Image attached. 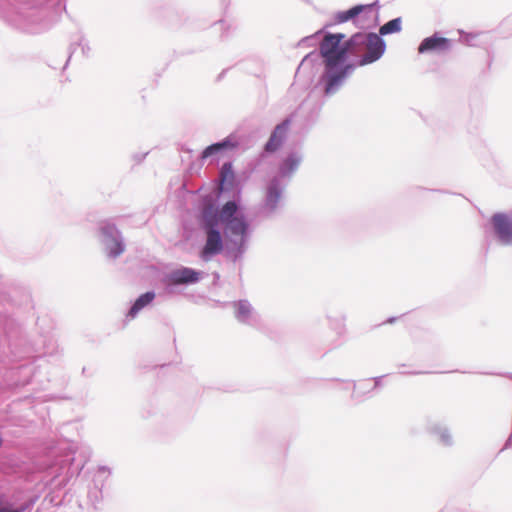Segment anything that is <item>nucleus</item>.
<instances>
[{
	"instance_id": "f257e3e1",
	"label": "nucleus",
	"mask_w": 512,
	"mask_h": 512,
	"mask_svg": "<svg viewBox=\"0 0 512 512\" xmlns=\"http://www.w3.org/2000/svg\"><path fill=\"white\" fill-rule=\"evenodd\" d=\"M345 34L326 32L322 39L324 70L315 89L323 97L335 95L357 66L378 61L385 53L386 43L377 33L356 32L344 41Z\"/></svg>"
},
{
	"instance_id": "f03ea898",
	"label": "nucleus",
	"mask_w": 512,
	"mask_h": 512,
	"mask_svg": "<svg viewBox=\"0 0 512 512\" xmlns=\"http://www.w3.org/2000/svg\"><path fill=\"white\" fill-rule=\"evenodd\" d=\"M4 17L13 26L36 34L49 29L65 9L63 0H6Z\"/></svg>"
},
{
	"instance_id": "7ed1b4c3",
	"label": "nucleus",
	"mask_w": 512,
	"mask_h": 512,
	"mask_svg": "<svg viewBox=\"0 0 512 512\" xmlns=\"http://www.w3.org/2000/svg\"><path fill=\"white\" fill-rule=\"evenodd\" d=\"M224 233V256L233 263L241 261L248 250L252 234V229L246 216H240L235 223H232V225L225 229Z\"/></svg>"
},
{
	"instance_id": "20e7f679",
	"label": "nucleus",
	"mask_w": 512,
	"mask_h": 512,
	"mask_svg": "<svg viewBox=\"0 0 512 512\" xmlns=\"http://www.w3.org/2000/svg\"><path fill=\"white\" fill-rule=\"evenodd\" d=\"M244 213L235 200H229L219 210L213 203L206 204L201 211L203 230H219V223L224 225V230L231 223H235Z\"/></svg>"
},
{
	"instance_id": "39448f33",
	"label": "nucleus",
	"mask_w": 512,
	"mask_h": 512,
	"mask_svg": "<svg viewBox=\"0 0 512 512\" xmlns=\"http://www.w3.org/2000/svg\"><path fill=\"white\" fill-rule=\"evenodd\" d=\"M100 241L108 258L117 259L126 249L122 232L112 220H103L99 223Z\"/></svg>"
},
{
	"instance_id": "423d86ee",
	"label": "nucleus",
	"mask_w": 512,
	"mask_h": 512,
	"mask_svg": "<svg viewBox=\"0 0 512 512\" xmlns=\"http://www.w3.org/2000/svg\"><path fill=\"white\" fill-rule=\"evenodd\" d=\"M201 272L190 267L180 268L165 273L161 278L165 293L172 295L177 292L180 285H191L200 281Z\"/></svg>"
},
{
	"instance_id": "0eeeda50",
	"label": "nucleus",
	"mask_w": 512,
	"mask_h": 512,
	"mask_svg": "<svg viewBox=\"0 0 512 512\" xmlns=\"http://www.w3.org/2000/svg\"><path fill=\"white\" fill-rule=\"evenodd\" d=\"M287 183L272 177L266 186L265 197L260 205V214L265 218H270L276 214L281 206L282 197Z\"/></svg>"
},
{
	"instance_id": "6e6552de",
	"label": "nucleus",
	"mask_w": 512,
	"mask_h": 512,
	"mask_svg": "<svg viewBox=\"0 0 512 512\" xmlns=\"http://www.w3.org/2000/svg\"><path fill=\"white\" fill-rule=\"evenodd\" d=\"M0 328L3 333L0 337V345H7L11 353L18 356V347L25 338L21 326L10 316L0 313Z\"/></svg>"
},
{
	"instance_id": "1a4fd4ad",
	"label": "nucleus",
	"mask_w": 512,
	"mask_h": 512,
	"mask_svg": "<svg viewBox=\"0 0 512 512\" xmlns=\"http://www.w3.org/2000/svg\"><path fill=\"white\" fill-rule=\"evenodd\" d=\"M490 221L497 242L502 246H512V215L495 213Z\"/></svg>"
},
{
	"instance_id": "9d476101",
	"label": "nucleus",
	"mask_w": 512,
	"mask_h": 512,
	"mask_svg": "<svg viewBox=\"0 0 512 512\" xmlns=\"http://www.w3.org/2000/svg\"><path fill=\"white\" fill-rule=\"evenodd\" d=\"M206 239L199 256L204 262L211 261L216 255L223 252L224 240L219 230H204Z\"/></svg>"
},
{
	"instance_id": "9b49d317",
	"label": "nucleus",
	"mask_w": 512,
	"mask_h": 512,
	"mask_svg": "<svg viewBox=\"0 0 512 512\" xmlns=\"http://www.w3.org/2000/svg\"><path fill=\"white\" fill-rule=\"evenodd\" d=\"M426 432L435 437L437 442L444 447H452L455 444L451 429L443 421L428 417L425 423Z\"/></svg>"
},
{
	"instance_id": "f8f14e48",
	"label": "nucleus",
	"mask_w": 512,
	"mask_h": 512,
	"mask_svg": "<svg viewBox=\"0 0 512 512\" xmlns=\"http://www.w3.org/2000/svg\"><path fill=\"white\" fill-rule=\"evenodd\" d=\"M231 306L234 310V317L239 323L251 327H257L260 324V316L248 300L234 301Z\"/></svg>"
},
{
	"instance_id": "ddd939ff",
	"label": "nucleus",
	"mask_w": 512,
	"mask_h": 512,
	"mask_svg": "<svg viewBox=\"0 0 512 512\" xmlns=\"http://www.w3.org/2000/svg\"><path fill=\"white\" fill-rule=\"evenodd\" d=\"M374 8H379L378 1H375L370 4H358V5H355L351 8H349L348 10L338 11L334 15L333 22L326 24L324 26V28L331 27L335 24L345 23L350 20H352L354 23H356L358 21L357 20L358 16H360L361 14H364V17H366L367 13L372 12V10Z\"/></svg>"
},
{
	"instance_id": "4468645a",
	"label": "nucleus",
	"mask_w": 512,
	"mask_h": 512,
	"mask_svg": "<svg viewBox=\"0 0 512 512\" xmlns=\"http://www.w3.org/2000/svg\"><path fill=\"white\" fill-rule=\"evenodd\" d=\"M304 155L300 150H292L280 161L278 173L274 177H279L281 181H289L303 161Z\"/></svg>"
},
{
	"instance_id": "2eb2a0df",
	"label": "nucleus",
	"mask_w": 512,
	"mask_h": 512,
	"mask_svg": "<svg viewBox=\"0 0 512 512\" xmlns=\"http://www.w3.org/2000/svg\"><path fill=\"white\" fill-rule=\"evenodd\" d=\"M452 48V40L443 36H440L437 32L433 35L424 38L418 46L419 54L426 53H445Z\"/></svg>"
},
{
	"instance_id": "dca6fc26",
	"label": "nucleus",
	"mask_w": 512,
	"mask_h": 512,
	"mask_svg": "<svg viewBox=\"0 0 512 512\" xmlns=\"http://www.w3.org/2000/svg\"><path fill=\"white\" fill-rule=\"evenodd\" d=\"M109 475L110 470L105 466L99 467L94 475L93 484L89 486L87 493V498L94 507H96L103 498L102 489Z\"/></svg>"
},
{
	"instance_id": "f3484780",
	"label": "nucleus",
	"mask_w": 512,
	"mask_h": 512,
	"mask_svg": "<svg viewBox=\"0 0 512 512\" xmlns=\"http://www.w3.org/2000/svg\"><path fill=\"white\" fill-rule=\"evenodd\" d=\"M290 120L285 119L273 129L268 141L264 145L265 153H274L281 148L287 138Z\"/></svg>"
},
{
	"instance_id": "a211bd4d",
	"label": "nucleus",
	"mask_w": 512,
	"mask_h": 512,
	"mask_svg": "<svg viewBox=\"0 0 512 512\" xmlns=\"http://www.w3.org/2000/svg\"><path fill=\"white\" fill-rule=\"evenodd\" d=\"M236 147H238V142L232 135H230L221 141L212 143L211 145L207 146L201 153V159L205 160L213 155L222 153L227 150H232Z\"/></svg>"
},
{
	"instance_id": "6ab92c4d",
	"label": "nucleus",
	"mask_w": 512,
	"mask_h": 512,
	"mask_svg": "<svg viewBox=\"0 0 512 512\" xmlns=\"http://www.w3.org/2000/svg\"><path fill=\"white\" fill-rule=\"evenodd\" d=\"M78 48L80 49V54L83 58L89 57L91 48L88 40L81 31L76 32L72 37V41L69 46V56L65 62L64 68L67 66L71 57L77 53Z\"/></svg>"
},
{
	"instance_id": "aec40b11",
	"label": "nucleus",
	"mask_w": 512,
	"mask_h": 512,
	"mask_svg": "<svg viewBox=\"0 0 512 512\" xmlns=\"http://www.w3.org/2000/svg\"><path fill=\"white\" fill-rule=\"evenodd\" d=\"M323 60L322 54V41L320 42L319 51H311L308 53L298 65L296 76L300 75L305 71H310L311 74L314 73V68L320 66V60Z\"/></svg>"
},
{
	"instance_id": "412c9836",
	"label": "nucleus",
	"mask_w": 512,
	"mask_h": 512,
	"mask_svg": "<svg viewBox=\"0 0 512 512\" xmlns=\"http://www.w3.org/2000/svg\"><path fill=\"white\" fill-rule=\"evenodd\" d=\"M236 188V178L231 162L223 163L220 169V190L221 192H231Z\"/></svg>"
},
{
	"instance_id": "4be33fe9",
	"label": "nucleus",
	"mask_w": 512,
	"mask_h": 512,
	"mask_svg": "<svg viewBox=\"0 0 512 512\" xmlns=\"http://www.w3.org/2000/svg\"><path fill=\"white\" fill-rule=\"evenodd\" d=\"M155 296L156 294L154 291H147L141 294L132 303L130 309L127 312V318L134 319L142 309L152 303V301L155 299Z\"/></svg>"
},
{
	"instance_id": "5701e85b",
	"label": "nucleus",
	"mask_w": 512,
	"mask_h": 512,
	"mask_svg": "<svg viewBox=\"0 0 512 512\" xmlns=\"http://www.w3.org/2000/svg\"><path fill=\"white\" fill-rule=\"evenodd\" d=\"M34 503V500H28L15 506L6 494L0 493V512H26L32 508Z\"/></svg>"
},
{
	"instance_id": "b1692460",
	"label": "nucleus",
	"mask_w": 512,
	"mask_h": 512,
	"mask_svg": "<svg viewBox=\"0 0 512 512\" xmlns=\"http://www.w3.org/2000/svg\"><path fill=\"white\" fill-rule=\"evenodd\" d=\"M351 385L353 388L351 398L356 401H362L367 394L373 391L370 386V379L365 380L359 385H357L354 381H351Z\"/></svg>"
},
{
	"instance_id": "393cba45",
	"label": "nucleus",
	"mask_w": 512,
	"mask_h": 512,
	"mask_svg": "<svg viewBox=\"0 0 512 512\" xmlns=\"http://www.w3.org/2000/svg\"><path fill=\"white\" fill-rule=\"evenodd\" d=\"M402 30V19L401 17L394 18L384 25H382L379 29V36H382L398 33Z\"/></svg>"
},
{
	"instance_id": "a878e982",
	"label": "nucleus",
	"mask_w": 512,
	"mask_h": 512,
	"mask_svg": "<svg viewBox=\"0 0 512 512\" xmlns=\"http://www.w3.org/2000/svg\"><path fill=\"white\" fill-rule=\"evenodd\" d=\"M329 326L336 331L337 335L341 336L345 333V317L332 318L327 316Z\"/></svg>"
},
{
	"instance_id": "bb28decb",
	"label": "nucleus",
	"mask_w": 512,
	"mask_h": 512,
	"mask_svg": "<svg viewBox=\"0 0 512 512\" xmlns=\"http://www.w3.org/2000/svg\"><path fill=\"white\" fill-rule=\"evenodd\" d=\"M479 36L477 33L460 32V41L468 46H476L475 39Z\"/></svg>"
},
{
	"instance_id": "cd10ccee",
	"label": "nucleus",
	"mask_w": 512,
	"mask_h": 512,
	"mask_svg": "<svg viewBox=\"0 0 512 512\" xmlns=\"http://www.w3.org/2000/svg\"><path fill=\"white\" fill-rule=\"evenodd\" d=\"M325 28L317 31L316 33H314L313 35H310V36H306L304 38H302L298 45L299 46H302V45H305V46H314L316 44V41H317V38L319 37V35L323 32Z\"/></svg>"
},
{
	"instance_id": "c85d7f7f",
	"label": "nucleus",
	"mask_w": 512,
	"mask_h": 512,
	"mask_svg": "<svg viewBox=\"0 0 512 512\" xmlns=\"http://www.w3.org/2000/svg\"><path fill=\"white\" fill-rule=\"evenodd\" d=\"M148 155V152H137L132 155V160L135 164H140L144 161L146 156Z\"/></svg>"
},
{
	"instance_id": "c756f323",
	"label": "nucleus",
	"mask_w": 512,
	"mask_h": 512,
	"mask_svg": "<svg viewBox=\"0 0 512 512\" xmlns=\"http://www.w3.org/2000/svg\"><path fill=\"white\" fill-rule=\"evenodd\" d=\"M384 376H378V377H374L372 380L374 382V384L371 386V389H376L378 387L381 386L382 384V379H383Z\"/></svg>"
},
{
	"instance_id": "7c9ffc66",
	"label": "nucleus",
	"mask_w": 512,
	"mask_h": 512,
	"mask_svg": "<svg viewBox=\"0 0 512 512\" xmlns=\"http://www.w3.org/2000/svg\"><path fill=\"white\" fill-rule=\"evenodd\" d=\"M401 374H404V375H419V374H424L425 372H421V371H412V372H400Z\"/></svg>"
},
{
	"instance_id": "2f4dec72",
	"label": "nucleus",
	"mask_w": 512,
	"mask_h": 512,
	"mask_svg": "<svg viewBox=\"0 0 512 512\" xmlns=\"http://www.w3.org/2000/svg\"><path fill=\"white\" fill-rule=\"evenodd\" d=\"M397 320V317H389L385 323L392 324Z\"/></svg>"
},
{
	"instance_id": "473e14b6",
	"label": "nucleus",
	"mask_w": 512,
	"mask_h": 512,
	"mask_svg": "<svg viewBox=\"0 0 512 512\" xmlns=\"http://www.w3.org/2000/svg\"><path fill=\"white\" fill-rule=\"evenodd\" d=\"M501 376H505V377H508L509 379L512 380V373H505V374H500Z\"/></svg>"
},
{
	"instance_id": "72a5a7b5",
	"label": "nucleus",
	"mask_w": 512,
	"mask_h": 512,
	"mask_svg": "<svg viewBox=\"0 0 512 512\" xmlns=\"http://www.w3.org/2000/svg\"><path fill=\"white\" fill-rule=\"evenodd\" d=\"M83 467H84V463H82L80 466H79V465H77V466H76V469H78V470H79V471L77 472V474H79V472L83 469Z\"/></svg>"
},
{
	"instance_id": "f704fd0d",
	"label": "nucleus",
	"mask_w": 512,
	"mask_h": 512,
	"mask_svg": "<svg viewBox=\"0 0 512 512\" xmlns=\"http://www.w3.org/2000/svg\"><path fill=\"white\" fill-rule=\"evenodd\" d=\"M226 73V70H223L219 76H218V80L222 79V77H224V74Z\"/></svg>"
},
{
	"instance_id": "c9c22d12",
	"label": "nucleus",
	"mask_w": 512,
	"mask_h": 512,
	"mask_svg": "<svg viewBox=\"0 0 512 512\" xmlns=\"http://www.w3.org/2000/svg\"><path fill=\"white\" fill-rule=\"evenodd\" d=\"M219 24L221 25V27L224 26V22L222 20L219 21Z\"/></svg>"
},
{
	"instance_id": "e433bc0d",
	"label": "nucleus",
	"mask_w": 512,
	"mask_h": 512,
	"mask_svg": "<svg viewBox=\"0 0 512 512\" xmlns=\"http://www.w3.org/2000/svg\"><path fill=\"white\" fill-rule=\"evenodd\" d=\"M74 460H75L74 458H71V466L74 465Z\"/></svg>"
},
{
	"instance_id": "4c0bfd02",
	"label": "nucleus",
	"mask_w": 512,
	"mask_h": 512,
	"mask_svg": "<svg viewBox=\"0 0 512 512\" xmlns=\"http://www.w3.org/2000/svg\"><path fill=\"white\" fill-rule=\"evenodd\" d=\"M417 189L418 190H423V191L426 190L425 188H422V187H418Z\"/></svg>"
},
{
	"instance_id": "58836bf2",
	"label": "nucleus",
	"mask_w": 512,
	"mask_h": 512,
	"mask_svg": "<svg viewBox=\"0 0 512 512\" xmlns=\"http://www.w3.org/2000/svg\"><path fill=\"white\" fill-rule=\"evenodd\" d=\"M436 191H437V192L444 193V191H443V190H441V189H438V190H436Z\"/></svg>"
}]
</instances>
